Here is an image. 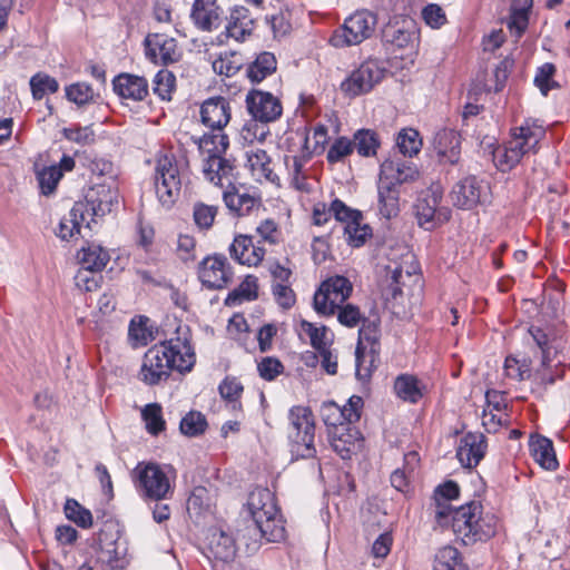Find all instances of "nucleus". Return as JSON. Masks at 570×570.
<instances>
[{
	"label": "nucleus",
	"instance_id": "b1692460",
	"mask_svg": "<svg viewBox=\"0 0 570 570\" xmlns=\"http://www.w3.org/2000/svg\"><path fill=\"white\" fill-rule=\"evenodd\" d=\"M383 38L400 49L414 48L419 41V30L413 19L401 17L390 21L383 30Z\"/></svg>",
	"mask_w": 570,
	"mask_h": 570
},
{
	"label": "nucleus",
	"instance_id": "37998d69",
	"mask_svg": "<svg viewBox=\"0 0 570 570\" xmlns=\"http://www.w3.org/2000/svg\"><path fill=\"white\" fill-rule=\"evenodd\" d=\"M81 267L89 271H102L110 259L108 250L100 245L91 243L78 253Z\"/></svg>",
	"mask_w": 570,
	"mask_h": 570
},
{
	"label": "nucleus",
	"instance_id": "864d4df0",
	"mask_svg": "<svg viewBox=\"0 0 570 570\" xmlns=\"http://www.w3.org/2000/svg\"><path fill=\"white\" fill-rule=\"evenodd\" d=\"M217 213V206L197 202L193 207L194 223L199 230H209L214 225Z\"/></svg>",
	"mask_w": 570,
	"mask_h": 570
},
{
	"label": "nucleus",
	"instance_id": "1a4fd4ad",
	"mask_svg": "<svg viewBox=\"0 0 570 570\" xmlns=\"http://www.w3.org/2000/svg\"><path fill=\"white\" fill-rule=\"evenodd\" d=\"M288 438L292 453L302 459L313 458L316 454L314 446L315 422L312 411L305 406H294L289 414Z\"/></svg>",
	"mask_w": 570,
	"mask_h": 570
},
{
	"label": "nucleus",
	"instance_id": "774afa93",
	"mask_svg": "<svg viewBox=\"0 0 570 570\" xmlns=\"http://www.w3.org/2000/svg\"><path fill=\"white\" fill-rule=\"evenodd\" d=\"M354 149L353 141L345 138H337L327 151V160L331 164L342 161L346 156L351 155Z\"/></svg>",
	"mask_w": 570,
	"mask_h": 570
},
{
	"label": "nucleus",
	"instance_id": "13d9d810",
	"mask_svg": "<svg viewBox=\"0 0 570 570\" xmlns=\"http://www.w3.org/2000/svg\"><path fill=\"white\" fill-rule=\"evenodd\" d=\"M556 71V66L551 62H546L537 69L534 85L543 96H547L551 89L558 87V83L553 80Z\"/></svg>",
	"mask_w": 570,
	"mask_h": 570
},
{
	"label": "nucleus",
	"instance_id": "473e14b6",
	"mask_svg": "<svg viewBox=\"0 0 570 570\" xmlns=\"http://www.w3.org/2000/svg\"><path fill=\"white\" fill-rule=\"evenodd\" d=\"M246 166L256 181L279 185V177L274 173L272 159L265 150L252 148L246 153Z\"/></svg>",
	"mask_w": 570,
	"mask_h": 570
},
{
	"label": "nucleus",
	"instance_id": "2eb2a0df",
	"mask_svg": "<svg viewBox=\"0 0 570 570\" xmlns=\"http://www.w3.org/2000/svg\"><path fill=\"white\" fill-rule=\"evenodd\" d=\"M451 196L455 206L472 209L490 202L491 189L487 180L471 175L454 185Z\"/></svg>",
	"mask_w": 570,
	"mask_h": 570
},
{
	"label": "nucleus",
	"instance_id": "cd10ccee",
	"mask_svg": "<svg viewBox=\"0 0 570 570\" xmlns=\"http://www.w3.org/2000/svg\"><path fill=\"white\" fill-rule=\"evenodd\" d=\"M224 10L217 0H195L190 11V19L195 27L202 31L210 32L219 28L223 22Z\"/></svg>",
	"mask_w": 570,
	"mask_h": 570
},
{
	"label": "nucleus",
	"instance_id": "f8f14e48",
	"mask_svg": "<svg viewBox=\"0 0 570 570\" xmlns=\"http://www.w3.org/2000/svg\"><path fill=\"white\" fill-rule=\"evenodd\" d=\"M352 289V283L344 276L325 279L314 294V309L320 315H333L350 297Z\"/></svg>",
	"mask_w": 570,
	"mask_h": 570
},
{
	"label": "nucleus",
	"instance_id": "09e8293b",
	"mask_svg": "<svg viewBox=\"0 0 570 570\" xmlns=\"http://www.w3.org/2000/svg\"><path fill=\"white\" fill-rule=\"evenodd\" d=\"M379 340V323L376 321L363 320L358 330V342L356 354L358 362L362 363V348H376Z\"/></svg>",
	"mask_w": 570,
	"mask_h": 570
},
{
	"label": "nucleus",
	"instance_id": "5701e85b",
	"mask_svg": "<svg viewBox=\"0 0 570 570\" xmlns=\"http://www.w3.org/2000/svg\"><path fill=\"white\" fill-rule=\"evenodd\" d=\"M328 441L332 449L343 459L347 460L363 446V438L353 425L337 426L328 430Z\"/></svg>",
	"mask_w": 570,
	"mask_h": 570
},
{
	"label": "nucleus",
	"instance_id": "a878e982",
	"mask_svg": "<svg viewBox=\"0 0 570 570\" xmlns=\"http://www.w3.org/2000/svg\"><path fill=\"white\" fill-rule=\"evenodd\" d=\"M236 551L235 540L229 533L218 528L208 530L205 541V554L208 559L226 563L234 560Z\"/></svg>",
	"mask_w": 570,
	"mask_h": 570
},
{
	"label": "nucleus",
	"instance_id": "9b49d317",
	"mask_svg": "<svg viewBox=\"0 0 570 570\" xmlns=\"http://www.w3.org/2000/svg\"><path fill=\"white\" fill-rule=\"evenodd\" d=\"M154 185L158 200L164 207H171L181 188L180 165L174 155L161 154L154 168Z\"/></svg>",
	"mask_w": 570,
	"mask_h": 570
},
{
	"label": "nucleus",
	"instance_id": "39448f33",
	"mask_svg": "<svg viewBox=\"0 0 570 570\" xmlns=\"http://www.w3.org/2000/svg\"><path fill=\"white\" fill-rule=\"evenodd\" d=\"M529 335L541 351V363L535 371V380L543 385H551L563 376L562 362L556 360L564 348L566 340L561 328L554 326H531Z\"/></svg>",
	"mask_w": 570,
	"mask_h": 570
},
{
	"label": "nucleus",
	"instance_id": "c756f323",
	"mask_svg": "<svg viewBox=\"0 0 570 570\" xmlns=\"http://www.w3.org/2000/svg\"><path fill=\"white\" fill-rule=\"evenodd\" d=\"M200 119L210 130L223 131L230 120L229 102L223 97L208 98L200 107Z\"/></svg>",
	"mask_w": 570,
	"mask_h": 570
},
{
	"label": "nucleus",
	"instance_id": "a19ab883",
	"mask_svg": "<svg viewBox=\"0 0 570 570\" xmlns=\"http://www.w3.org/2000/svg\"><path fill=\"white\" fill-rule=\"evenodd\" d=\"M277 61L272 52H261L246 68V76L252 83H259L275 72Z\"/></svg>",
	"mask_w": 570,
	"mask_h": 570
},
{
	"label": "nucleus",
	"instance_id": "c9c22d12",
	"mask_svg": "<svg viewBox=\"0 0 570 570\" xmlns=\"http://www.w3.org/2000/svg\"><path fill=\"white\" fill-rule=\"evenodd\" d=\"M115 92L125 99L142 100L148 94V82L145 78L122 73L114 80Z\"/></svg>",
	"mask_w": 570,
	"mask_h": 570
},
{
	"label": "nucleus",
	"instance_id": "69168bd1",
	"mask_svg": "<svg viewBox=\"0 0 570 570\" xmlns=\"http://www.w3.org/2000/svg\"><path fill=\"white\" fill-rule=\"evenodd\" d=\"M267 122H259L258 120H253L246 122L242 129L243 139L253 144L255 141L262 142L269 135V130L266 127Z\"/></svg>",
	"mask_w": 570,
	"mask_h": 570
},
{
	"label": "nucleus",
	"instance_id": "2f4dec72",
	"mask_svg": "<svg viewBox=\"0 0 570 570\" xmlns=\"http://www.w3.org/2000/svg\"><path fill=\"white\" fill-rule=\"evenodd\" d=\"M487 451L485 438L482 433H466L456 450L460 463L465 468H474L483 459Z\"/></svg>",
	"mask_w": 570,
	"mask_h": 570
},
{
	"label": "nucleus",
	"instance_id": "4468645a",
	"mask_svg": "<svg viewBox=\"0 0 570 570\" xmlns=\"http://www.w3.org/2000/svg\"><path fill=\"white\" fill-rule=\"evenodd\" d=\"M331 210L336 220L345 224L344 235L348 245L361 247L371 237L372 229L367 224L363 223L361 212L347 207L340 199L332 202Z\"/></svg>",
	"mask_w": 570,
	"mask_h": 570
},
{
	"label": "nucleus",
	"instance_id": "7c9ffc66",
	"mask_svg": "<svg viewBox=\"0 0 570 570\" xmlns=\"http://www.w3.org/2000/svg\"><path fill=\"white\" fill-rule=\"evenodd\" d=\"M230 256L242 265L257 266L266 254L258 243L254 244L253 237L248 235H238L229 246Z\"/></svg>",
	"mask_w": 570,
	"mask_h": 570
},
{
	"label": "nucleus",
	"instance_id": "a18cd8bd",
	"mask_svg": "<svg viewBox=\"0 0 570 570\" xmlns=\"http://www.w3.org/2000/svg\"><path fill=\"white\" fill-rule=\"evenodd\" d=\"M380 214L390 219L399 213V191L382 183L377 185Z\"/></svg>",
	"mask_w": 570,
	"mask_h": 570
},
{
	"label": "nucleus",
	"instance_id": "49530a36",
	"mask_svg": "<svg viewBox=\"0 0 570 570\" xmlns=\"http://www.w3.org/2000/svg\"><path fill=\"white\" fill-rule=\"evenodd\" d=\"M433 570H466V567L458 549L446 546L436 552Z\"/></svg>",
	"mask_w": 570,
	"mask_h": 570
},
{
	"label": "nucleus",
	"instance_id": "680f3d73",
	"mask_svg": "<svg viewBox=\"0 0 570 570\" xmlns=\"http://www.w3.org/2000/svg\"><path fill=\"white\" fill-rule=\"evenodd\" d=\"M256 234L259 237L257 243H266L269 245H277L282 238V232L273 219H265L256 227Z\"/></svg>",
	"mask_w": 570,
	"mask_h": 570
},
{
	"label": "nucleus",
	"instance_id": "f03ea898",
	"mask_svg": "<svg viewBox=\"0 0 570 570\" xmlns=\"http://www.w3.org/2000/svg\"><path fill=\"white\" fill-rule=\"evenodd\" d=\"M441 528L451 527L455 538L470 546L478 541H487L501 529L500 519L492 512H483L478 501L468 502L459 508L440 505L434 513Z\"/></svg>",
	"mask_w": 570,
	"mask_h": 570
},
{
	"label": "nucleus",
	"instance_id": "393cba45",
	"mask_svg": "<svg viewBox=\"0 0 570 570\" xmlns=\"http://www.w3.org/2000/svg\"><path fill=\"white\" fill-rule=\"evenodd\" d=\"M145 43L146 56L155 63H173L178 61L181 56L176 40L165 35H148Z\"/></svg>",
	"mask_w": 570,
	"mask_h": 570
},
{
	"label": "nucleus",
	"instance_id": "72a5a7b5",
	"mask_svg": "<svg viewBox=\"0 0 570 570\" xmlns=\"http://www.w3.org/2000/svg\"><path fill=\"white\" fill-rule=\"evenodd\" d=\"M461 137L453 129L439 130L433 139V148L444 163L456 164L460 158Z\"/></svg>",
	"mask_w": 570,
	"mask_h": 570
},
{
	"label": "nucleus",
	"instance_id": "412c9836",
	"mask_svg": "<svg viewBox=\"0 0 570 570\" xmlns=\"http://www.w3.org/2000/svg\"><path fill=\"white\" fill-rule=\"evenodd\" d=\"M128 548L126 541L120 538H109L106 533L99 537V550L97 560L109 570H121L127 567Z\"/></svg>",
	"mask_w": 570,
	"mask_h": 570
},
{
	"label": "nucleus",
	"instance_id": "bf43d9fd",
	"mask_svg": "<svg viewBox=\"0 0 570 570\" xmlns=\"http://www.w3.org/2000/svg\"><path fill=\"white\" fill-rule=\"evenodd\" d=\"M175 80V76L170 71H158L153 80L154 94L163 100H170Z\"/></svg>",
	"mask_w": 570,
	"mask_h": 570
},
{
	"label": "nucleus",
	"instance_id": "f704fd0d",
	"mask_svg": "<svg viewBox=\"0 0 570 570\" xmlns=\"http://www.w3.org/2000/svg\"><path fill=\"white\" fill-rule=\"evenodd\" d=\"M255 21L245 7H235L227 19L226 35L236 41H245L253 32Z\"/></svg>",
	"mask_w": 570,
	"mask_h": 570
},
{
	"label": "nucleus",
	"instance_id": "4d7b16f0",
	"mask_svg": "<svg viewBox=\"0 0 570 570\" xmlns=\"http://www.w3.org/2000/svg\"><path fill=\"white\" fill-rule=\"evenodd\" d=\"M32 97L41 100L48 92L55 94L59 89L58 81L45 73H37L30 79Z\"/></svg>",
	"mask_w": 570,
	"mask_h": 570
},
{
	"label": "nucleus",
	"instance_id": "e433bc0d",
	"mask_svg": "<svg viewBox=\"0 0 570 570\" xmlns=\"http://www.w3.org/2000/svg\"><path fill=\"white\" fill-rule=\"evenodd\" d=\"M529 448L531 456L541 468L548 471L558 468L559 463L550 439L542 435H531Z\"/></svg>",
	"mask_w": 570,
	"mask_h": 570
},
{
	"label": "nucleus",
	"instance_id": "de8ad7c7",
	"mask_svg": "<svg viewBox=\"0 0 570 570\" xmlns=\"http://www.w3.org/2000/svg\"><path fill=\"white\" fill-rule=\"evenodd\" d=\"M257 278L255 276H246V278L226 297V305L236 306L243 301H253L257 297Z\"/></svg>",
	"mask_w": 570,
	"mask_h": 570
},
{
	"label": "nucleus",
	"instance_id": "9d476101",
	"mask_svg": "<svg viewBox=\"0 0 570 570\" xmlns=\"http://www.w3.org/2000/svg\"><path fill=\"white\" fill-rule=\"evenodd\" d=\"M376 24V14L368 10H357L333 31L330 43L335 48L357 46L374 35Z\"/></svg>",
	"mask_w": 570,
	"mask_h": 570
},
{
	"label": "nucleus",
	"instance_id": "6e6552de",
	"mask_svg": "<svg viewBox=\"0 0 570 570\" xmlns=\"http://www.w3.org/2000/svg\"><path fill=\"white\" fill-rule=\"evenodd\" d=\"M285 142L288 144V154L284 157V164L289 183L295 189L309 193L312 187L304 170L305 165L312 157L309 137L305 131H292L286 136Z\"/></svg>",
	"mask_w": 570,
	"mask_h": 570
},
{
	"label": "nucleus",
	"instance_id": "8fccbe9b",
	"mask_svg": "<svg viewBox=\"0 0 570 570\" xmlns=\"http://www.w3.org/2000/svg\"><path fill=\"white\" fill-rule=\"evenodd\" d=\"M396 146L403 156L413 157L417 155L422 148V140L417 130L406 128L399 132Z\"/></svg>",
	"mask_w": 570,
	"mask_h": 570
},
{
	"label": "nucleus",
	"instance_id": "bb28decb",
	"mask_svg": "<svg viewBox=\"0 0 570 570\" xmlns=\"http://www.w3.org/2000/svg\"><path fill=\"white\" fill-rule=\"evenodd\" d=\"M442 188L436 185L429 188L415 205V214L419 225L426 230H431L440 223L438 208L442 199Z\"/></svg>",
	"mask_w": 570,
	"mask_h": 570
},
{
	"label": "nucleus",
	"instance_id": "c03bdc74",
	"mask_svg": "<svg viewBox=\"0 0 570 570\" xmlns=\"http://www.w3.org/2000/svg\"><path fill=\"white\" fill-rule=\"evenodd\" d=\"M243 65V56L235 51L220 52L212 62L214 72L226 77L235 76Z\"/></svg>",
	"mask_w": 570,
	"mask_h": 570
},
{
	"label": "nucleus",
	"instance_id": "aec40b11",
	"mask_svg": "<svg viewBox=\"0 0 570 570\" xmlns=\"http://www.w3.org/2000/svg\"><path fill=\"white\" fill-rule=\"evenodd\" d=\"M118 190L115 186L107 184H96L87 195L85 205V216L91 214L94 217H104L111 213L118 206Z\"/></svg>",
	"mask_w": 570,
	"mask_h": 570
},
{
	"label": "nucleus",
	"instance_id": "0e129e2a",
	"mask_svg": "<svg viewBox=\"0 0 570 570\" xmlns=\"http://www.w3.org/2000/svg\"><path fill=\"white\" fill-rule=\"evenodd\" d=\"M66 97L76 105H85L92 100L94 90L86 82H76L66 87Z\"/></svg>",
	"mask_w": 570,
	"mask_h": 570
},
{
	"label": "nucleus",
	"instance_id": "a211bd4d",
	"mask_svg": "<svg viewBox=\"0 0 570 570\" xmlns=\"http://www.w3.org/2000/svg\"><path fill=\"white\" fill-rule=\"evenodd\" d=\"M235 179L236 170L233 171L232 179H222V183L215 185L224 188L223 200L228 210L237 216H246L259 205V199L246 191L242 185H236Z\"/></svg>",
	"mask_w": 570,
	"mask_h": 570
},
{
	"label": "nucleus",
	"instance_id": "ddd939ff",
	"mask_svg": "<svg viewBox=\"0 0 570 570\" xmlns=\"http://www.w3.org/2000/svg\"><path fill=\"white\" fill-rule=\"evenodd\" d=\"M385 71L386 69L381 61L377 59H368L352 71L341 83V89L350 97L366 94L383 79Z\"/></svg>",
	"mask_w": 570,
	"mask_h": 570
},
{
	"label": "nucleus",
	"instance_id": "423d86ee",
	"mask_svg": "<svg viewBox=\"0 0 570 570\" xmlns=\"http://www.w3.org/2000/svg\"><path fill=\"white\" fill-rule=\"evenodd\" d=\"M131 479L144 501H163L174 493L176 472L170 465L139 462L131 472Z\"/></svg>",
	"mask_w": 570,
	"mask_h": 570
},
{
	"label": "nucleus",
	"instance_id": "338daca9",
	"mask_svg": "<svg viewBox=\"0 0 570 570\" xmlns=\"http://www.w3.org/2000/svg\"><path fill=\"white\" fill-rule=\"evenodd\" d=\"M422 19L432 29H440L448 22L444 10L436 3H430L422 9Z\"/></svg>",
	"mask_w": 570,
	"mask_h": 570
},
{
	"label": "nucleus",
	"instance_id": "e2e57ef3",
	"mask_svg": "<svg viewBox=\"0 0 570 570\" xmlns=\"http://www.w3.org/2000/svg\"><path fill=\"white\" fill-rule=\"evenodd\" d=\"M376 357V348H362V364L358 362L357 354L355 353V375L360 381H367L374 368Z\"/></svg>",
	"mask_w": 570,
	"mask_h": 570
},
{
	"label": "nucleus",
	"instance_id": "052dcab7",
	"mask_svg": "<svg viewBox=\"0 0 570 570\" xmlns=\"http://www.w3.org/2000/svg\"><path fill=\"white\" fill-rule=\"evenodd\" d=\"M207 426L205 416L200 412H189L180 421V431L188 436L202 434Z\"/></svg>",
	"mask_w": 570,
	"mask_h": 570
},
{
	"label": "nucleus",
	"instance_id": "ea45409f",
	"mask_svg": "<svg viewBox=\"0 0 570 570\" xmlns=\"http://www.w3.org/2000/svg\"><path fill=\"white\" fill-rule=\"evenodd\" d=\"M85 222V205L82 203H76L69 213L60 219L56 235L62 240H70L80 234L81 226Z\"/></svg>",
	"mask_w": 570,
	"mask_h": 570
},
{
	"label": "nucleus",
	"instance_id": "7ed1b4c3",
	"mask_svg": "<svg viewBox=\"0 0 570 570\" xmlns=\"http://www.w3.org/2000/svg\"><path fill=\"white\" fill-rule=\"evenodd\" d=\"M247 507L254 522L253 527L247 528L254 538L253 543L247 544L249 550L258 548V540L278 542L285 538L284 521L271 490L267 488L253 490L248 497Z\"/></svg>",
	"mask_w": 570,
	"mask_h": 570
},
{
	"label": "nucleus",
	"instance_id": "dca6fc26",
	"mask_svg": "<svg viewBox=\"0 0 570 570\" xmlns=\"http://www.w3.org/2000/svg\"><path fill=\"white\" fill-rule=\"evenodd\" d=\"M198 277L205 287L222 289L232 281L233 272L224 255H210L200 262Z\"/></svg>",
	"mask_w": 570,
	"mask_h": 570
},
{
	"label": "nucleus",
	"instance_id": "f3484780",
	"mask_svg": "<svg viewBox=\"0 0 570 570\" xmlns=\"http://www.w3.org/2000/svg\"><path fill=\"white\" fill-rule=\"evenodd\" d=\"M363 399L353 395L343 407L335 402L324 403L321 407V416L327 426V431L332 428L347 426V424H353L360 420Z\"/></svg>",
	"mask_w": 570,
	"mask_h": 570
},
{
	"label": "nucleus",
	"instance_id": "20e7f679",
	"mask_svg": "<svg viewBox=\"0 0 570 570\" xmlns=\"http://www.w3.org/2000/svg\"><path fill=\"white\" fill-rule=\"evenodd\" d=\"M544 137L546 129L537 120L527 119L511 128L509 139L492 153L495 167L502 173L513 169L524 157L538 153Z\"/></svg>",
	"mask_w": 570,
	"mask_h": 570
},
{
	"label": "nucleus",
	"instance_id": "4c0bfd02",
	"mask_svg": "<svg viewBox=\"0 0 570 570\" xmlns=\"http://www.w3.org/2000/svg\"><path fill=\"white\" fill-rule=\"evenodd\" d=\"M393 387L399 399L411 404L417 403L426 391V386L422 381L407 373L396 376Z\"/></svg>",
	"mask_w": 570,
	"mask_h": 570
},
{
	"label": "nucleus",
	"instance_id": "6e6d98bb",
	"mask_svg": "<svg viewBox=\"0 0 570 570\" xmlns=\"http://www.w3.org/2000/svg\"><path fill=\"white\" fill-rule=\"evenodd\" d=\"M65 514L67 519L75 522L78 527L83 529L90 528L92 525V514L91 512L80 505L76 500L68 499L65 503Z\"/></svg>",
	"mask_w": 570,
	"mask_h": 570
},
{
	"label": "nucleus",
	"instance_id": "f257e3e1",
	"mask_svg": "<svg viewBox=\"0 0 570 570\" xmlns=\"http://www.w3.org/2000/svg\"><path fill=\"white\" fill-rule=\"evenodd\" d=\"M195 364L196 353L190 330L186 325H179L174 336L146 351L138 379L146 385L155 386L167 381L173 371L180 374L191 372Z\"/></svg>",
	"mask_w": 570,
	"mask_h": 570
},
{
	"label": "nucleus",
	"instance_id": "603ef678",
	"mask_svg": "<svg viewBox=\"0 0 570 570\" xmlns=\"http://www.w3.org/2000/svg\"><path fill=\"white\" fill-rule=\"evenodd\" d=\"M353 146L361 156L370 157L376 154L380 141L374 131L360 129L354 135Z\"/></svg>",
	"mask_w": 570,
	"mask_h": 570
},
{
	"label": "nucleus",
	"instance_id": "0eeeda50",
	"mask_svg": "<svg viewBox=\"0 0 570 570\" xmlns=\"http://www.w3.org/2000/svg\"><path fill=\"white\" fill-rule=\"evenodd\" d=\"M203 157V174L212 184H219L222 179H232L236 167L234 161L223 157L229 146L228 136L223 131L204 134L195 139Z\"/></svg>",
	"mask_w": 570,
	"mask_h": 570
},
{
	"label": "nucleus",
	"instance_id": "5fc2aeb1",
	"mask_svg": "<svg viewBox=\"0 0 570 570\" xmlns=\"http://www.w3.org/2000/svg\"><path fill=\"white\" fill-rule=\"evenodd\" d=\"M148 318L139 316L130 322L128 336L135 347L146 346L153 340V333L147 326Z\"/></svg>",
	"mask_w": 570,
	"mask_h": 570
},
{
	"label": "nucleus",
	"instance_id": "c85d7f7f",
	"mask_svg": "<svg viewBox=\"0 0 570 570\" xmlns=\"http://www.w3.org/2000/svg\"><path fill=\"white\" fill-rule=\"evenodd\" d=\"M75 165L73 157L69 155H63L58 165L43 166L42 168L36 165V178L40 193L45 196L52 195L63 174L71 171Z\"/></svg>",
	"mask_w": 570,
	"mask_h": 570
},
{
	"label": "nucleus",
	"instance_id": "58836bf2",
	"mask_svg": "<svg viewBox=\"0 0 570 570\" xmlns=\"http://www.w3.org/2000/svg\"><path fill=\"white\" fill-rule=\"evenodd\" d=\"M533 0H513L510 6V13L507 26L515 38L522 37L529 26V16Z\"/></svg>",
	"mask_w": 570,
	"mask_h": 570
},
{
	"label": "nucleus",
	"instance_id": "4be33fe9",
	"mask_svg": "<svg viewBox=\"0 0 570 570\" xmlns=\"http://www.w3.org/2000/svg\"><path fill=\"white\" fill-rule=\"evenodd\" d=\"M417 177L419 170L412 161L392 157L381 164L379 183L396 189L397 185L413 181Z\"/></svg>",
	"mask_w": 570,
	"mask_h": 570
},
{
	"label": "nucleus",
	"instance_id": "79ce46f5",
	"mask_svg": "<svg viewBox=\"0 0 570 570\" xmlns=\"http://www.w3.org/2000/svg\"><path fill=\"white\" fill-rule=\"evenodd\" d=\"M297 333L302 340H307L317 352L328 347L331 343L330 332L324 325L302 320L298 324Z\"/></svg>",
	"mask_w": 570,
	"mask_h": 570
},
{
	"label": "nucleus",
	"instance_id": "6ab92c4d",
	"mask_svg": "<svg viewBox=\"0 0 570 570\" xmlns=\"http://www.w3.org/2000/svg\"><path fill=\"white\" fill-rule=\"evenodd\" d=\"M245 101L249 115L259 122H273L283 114L282 102L268 91L250 90Z\"/></svg>",
	"mask_w": 570,
	"mask_h": 570
},
{
	"label": "nucleus",
	"instance_id": "3c124183",
	"mask_svg": "<svg viewBox=\"0 0 570 570\" xmlns=\"http://www.w3.org/2000/svg\"><path fill=\"white\" fill-rule=\"evenodd\" d=\"M141 417L145 422L146 430L151 435H158L165 430V420L163 417L161 406L158 403L147 404L141 410Z\"/></svg>",
	"mask_w": 570,
	"mask_h": 570
}]
</instances>
